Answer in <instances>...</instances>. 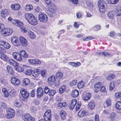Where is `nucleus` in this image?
I'll list each match as a JSON object with an SVG mask.
<instances>
[{
	"instance_id": "obj_1",
	"label": "nucleus",
	"mask_w": 121,
	"mask_h": 121,
	"mask_svg": "<svg viewBox=\"0 0 121 121\" xmlns=\"http://www.w3.org/2000/svg\"><path fill=\"white\" fill-rule=\"evenodd\" d=\"M25 18L30 24L33 25H36L37 24V19L33 15L27 13L25 15Z\"/></svg>"
},
{
	"instance_id": "obj_2",
	"label": "nucleus",
	"mask_w": 121,
	"mask_h": 121,
	"mask_svg": "<svg viewBox=\"0 0 121 121\" xmlns=\"http://www.w3.org/2000/svg\"><path fill=\"white\" fill-rule=\"evenodd\" d=\"M6 111V117L7 118H12L15 115L14 110L10 108H7Z\"/></svg>"
},
{
	"instance_id": "obj_3",
	"label": "nucleus",
	"mask_w": 121,
	"mask_h": 121,
	"mask_svg": "<svg viewBox=\"0 0 121 121\" xmlns=\"http://www.w3.org/2000/svg\"><path fill=\"white\" fill-rule=\"evenodd\" d=\"M52 115L51 110H48L45 112L43 117L45 121H51Z\"/></svg>"
},
{
	"instance_id": "obj_4",
	"label": "nucleus",
	"mask_w": 121,
	"mask_h": 121,
	"mask_svg": "<svg viewBox=\"0 0 121 121\" xmlns=\"http://www.w3.org/2000/svg\"><path fill=\"white\" fill-rule=\"evenodd\" d=\"M38 19L40 22L44 23L47 22L48 19L47 15L43 13H41L39 15Z\"/></svg>"
},
{
	"instance_id": "obj_5",
	"label": "nucleus",
	"mask_w": 121,
	"mask_h": 121,
	"mask_svg": "<svg viewBox=\"0 0 121 121\" xmlns=\"http://www.w3.org/2000/svg\"><path fill=\"white\" fill-rule=\"evenodd\" d=\"M23 120L24 121H35V119L32 117L29 114H26L22 117Z\"/></svg>"
},
{
	"instance_id": "obj_6",
	"label": "nucleus",
	"mask_w": 121,
	"mask_h": 121,
	"mask_svg": "<svg viewBox=\"0 0 121 121\" xmlns=\"http://www.w3.org/2000/svg\"><path fill=\"white\" fill-rule=\"evenodd\" d=\"M11 82L12 84L15 86H18L20 83L19 79L15 77H12L11 78Z\"/></svg>"
},
{
	"instance_id": "obj_7",
	"label": "nucleus",
	"mask_w": 121,
	"mask_h": 121,
	"mask_svg": "<svg viewBox=\"0 0 121 121\" xmlns=\"http://www.w3.org/2000/svg\"><path fill=\"white\" fill-rule=\"evenodd\" d=\"M56 10V8H48L46 12L49 17H52L53 16Z\"/></svg>"
},
{
	"instance_id": "obj_8",
	"label": "nucleus",
	"mask_w": 121,
	"mask_h": 121,
	"mask_svg": "<svg viewBox=\"0 0 121 121\" xmlns=\"http://www.w3.org/2000/svg\"><path fill=\"white\" fill-rule=\"evenodd\" d=\"M97 4L98 8H105L107 7V3L103 0H99Z\"/></svg>"
},
{
	"instance_id": "obj_9",
	"label": "nucleus",
	"mask_w": 121,
	"mask_h": 121,
	"mask_svg": "<svg viewBox=\"0 0 121 121\" xmlns=\"http://www.w3.org/2000/svg\"><path fill=\"white\" fill-rule=\"evenodd\" d=\"M63 74L61 72H59L56 73V79L58 80L57 82H56V85H58L59 84L60 79H62L63 77Z\"/></svg>"
},
{
	"instance_id": "obj_10",
	"label": "nucleus",
	"mask_w": 121,
	"mask_h": 121,
	"mask_svg": "<svg viewBox=\"0 0 121 121\" xmlns=\"http://www.w3.org/2000/svg\"><path fill=\"white\" fill-rule=\"evenodd\" d=\"M20 92L22 97L24 98H27L29 95V94L28 91L24 89H22Z\"/></svg>"
},
{
	"instance_id": "obj_11",
	"label": "nucleus",
	"mask_w": 121,
	"mask_h": 121,
	"mask_svg": "<svg viewBox=\"0 0 121 121\" xmlns=\"http://www.w3.org/2000/svg\"><path fill=\"white\" fill-rule=\"evenodd\" d=\"M13 57L18 61H21L22 60V58L20 54L16 52H14L13 53Z\"/></svg>"
},
{
	"instance_id": "obj_12",
	"label": "nucleus",
	"mask_w": 121,
	"mask_h": 121,
	"mask_svg": "<svg viewBox=\"0 0 121 121\" xmlns=\"http://www.w3.org/2000/svg\"><path fill=\"white\" fill-rule=\"evenodd\" d=\"M0 45L4 47L6 49H9L10 47L9 44L4 40L0 41Z\"/></svg>"
},
{
	"instance_id": "obj_13",
	"label": "nucleus",
	"mask_w": 121,
	"mask_h": 121,
	"mask_svg": "<svg viewBox=\"0 0 121 121\" xmlns=\"http://www.w3.org/2000/svg\"><path fill=\"white\" fill-rule=\"evenodd\" d=\"M37 97L38 98H40L43 96L44 93L43 88L41 87H39L37 90Z\"/></svg>"
},
{
	"instance_id": "obj_14",
	"label": "nucleus",
	"mask_w": 121,
	"mask_h": 121,
	"mask_svg": "<svg viewBox=\"0 0 121 121\" xmlns=\"http://www.w3.org/2000/svg\"><path fill=\"white\" fill-rule=\"evenodd\" d=\"M19 40L22 46L25 47L27 45V40L24 37L21 36H20L19 38Z\"/></svg>"
},
{
	"instance_id": "obj_15",
	"label": "nucleus",
	"mask_w": 121,
	"mask_h": 121,
	"mask_svg": "<svg viewBox=\"0 0 121 121\" xmlns=\"http://www.w3.org/2000/svg\"><path fill=\"white\" fill-rule=\"evenodd\" d=\"M9 14V12L7 10L5 9H3L1 11V16L3 18H5Z\"/></svg>"
},
{
	"instance_id": "obj_16",
	"label": "nucleus",
	"mask_w": 121,
	"mask_h": 121,
	"mask_svg": "<svg viewBox=\"0 0 121 121\" xmlns=\"http://www.w3.org/2000/svg\"><path fill=\"white\" fill-rule=\"evenodd\" d=\"M9 62L10 65L13 66L14 69L19 65V64L18 63L13 59L9 60Z\"/></svg>"
},
{
	"instance_id": "obj_17",
	"label": "nucleus",
	"mask_w": 121,
	"mask_h": 121,
	"mask_svg": "<svg viewBox=\"0 0 121 121\" xmlns=\"http://www.w3.org/2000/svg\"><path fill=\"white\" fill-rule=\"evenodd\" d=\"M116 13L115 12L113 11H110L108 14V17L111 19H114L115 18V17L116 16Z\"/></svg>"
},
{
	"instance_id": "obj_18",
	"label": "nucleus",
	"mask_w": 121,
	"mask_h": 121,
	"mask_svg": "<svg viewBox=\"0 0 121 121\" xmlns=\"http://www.w3.org/2000/svg\"><path fill=\"white\" fill-rule=\"evenodd\" d=\"M28 61L30 63L32 64H40L41 63V61L37 59H30Z\"/></svg>"
},
{
	"instance_id": "obj_19",
	"label": "nucleus",
	"mask_w": 121,
	"mask_h": 121,
	"mask_svg": "<svg viewBox=\"0 0 121 121\" xmlns=\"http://www.w3.org/2000/svg\"><path fill=\"white\" fill-rule=\"evenodd\" d=\"M95 104L93 100H91L88 103V108L91 110H92L95 108Z\"/></svg>"
},
{
	"instance_id": "obj_20",
	"label": "nucleus",
	"mask_w": 121,
	"mask_h": 121,
	"mask_svg": "<svg viewBox=\"0 0 121 121\" xmlns=\"http://www.w3.org/2000/svg\"><path fill=\"white\" fill-rule=\"evenodd\" d=\"M77 102V100L75 99L72 100L70 105L69 106V107L70 109L72 110L74 108Z\"/></svg>"
},
{
	"instance_id": "obj_21",
	"label": "nucleus",
	"mask_w": 121,
	"mask_h": 121,
	"mask_svg": "<svg viewBox=\"0 0 121 121\" xmlns=\"http://www.w3.org/2000/svg\"><path fill=\"white\" fill-rule=\"evenodd\" d=\"M18 39L15 37H13L11 39V42L12 44L15 46H18Z\"/></svg>"
},
{
	"instance_id": "obj_22",
	"label": "nucleus",
	"mask_w": 121,
	"mask_h": 121,
	"mask_svg": "<svg viewBox=\"0 0 121 121\" xmlns=\"http://www.w3.org/2000/svg\"><path fill=\"white\" fill-rule=\"evenodd\" d=\"M30 79L27 78H24L22 82V85L23 86H26L28 85L30 83Z\"/></svg>"
},
{
	"instance_id": "obj_23",
	"label": "nucleus",
	"mask_w": 121,
	"mask_h": 121,
	"mask_svg": "<svg viewBox=\"0 0 121 121\" xmlns=\"http://www.w3.org/2000/svg\"><path fill=\"white\" fill-rule=\"evenodd\" d=\"M0 58L5 61H7L9 57L6 55L0 52Z\"/></svg>"
},
{
	"instance_id": "obj_24",
	"label": "nucleus",
	"mask_w": 121,
	"mask_h": 121,
	"mask_svg": "<svg viewBox=\"0 0 121 121\" xmlns=\"http://www.w3.org/2000/svg\"><path fill=\"white\" fill-rule=\"evenodd\" d=\"M2 95L5 97H8L9 95L8 91L5 88H3L2 89Z\"/></svg>"
},
{
	"instance_id": "obj_25",
	"label": "nucleus",
	"mask_w": 121,
	"mask_h": 121,
	"mask_svg": "<svg viewBox=\"0 0 121 121\" xmlns=\"http://www.w3.org/2000/svg\"><path fill=\"white\" fill-rule=\"evenodd\" d=\"M79 95V91L76 90L73 91L71 94V95L73 97H76L78 96Z\"/></svg>"
},
{
	"instance_id": "obj_26",
	"label": "nucleus",
	"mask_w": 121,
	"mask_h": 121,
	"mask_svg": "<svg viewBox=\"0 0 121 121\" xmlns=\"http://www.w3.org/2000/svg\"><path fill=\"white\" fill-rule=\"evenodd\" d=\"M39 73L40 69H37L34 70L33 72L32 73V75L33 76L36 77L38 76Z\"/></svg>"
},
{
	"instance_id": "obj_27",
	"label": "nucleus",
	"mask_w": 121,
	"mask_h": 121,
	"mask_svg": "<svg viewBox=\"0 0 121 121\" xmlns=\"http://www.w3.org/2000/svg\"><path fill=\"white\" fill-rule=\"evenodd\" d=\"M7 69L9 73L11 74L13 76L14 74V72L12 68L10 66H7Z\"/></svg>"
},
{
	"instance_id": "obj_28",
	"label": "nucleus",
	"mask_w": 121,
	"mask_h": 121,
	"mask_svg": "<svg viewBox=\"0 0 121 121\" xmlns=\"http://www.w3.org/2000/svg\"><path fill=\"white\" fill-rule=\"evenodd\" d=\"M13 21L15 22V23H13L14 24H17V26L20 27L23 26V23L20 20H14Z\"/></svg>"
},
{
	"instance_id": "obj_29",
	"label": "nucleus",
	"mask_w": 121,
	"mask_h": 121,
	"mask_svg": "<svg viewBox=\"0 0 121 121\" xmlns=\"http://www.w3.org/2000/svg\"><path fill=\"white\" fill-rule=\"evenodd\" d=\"M60 115L62 120H64L66 118V112L63 110H62L60 112Z\"/></svg>"
},
{
	"instance_id": "obj_30",
	"label": "nucleus",
	"mask_w": 121,
	"mask_h": 121,
	"mask_svg": "<svg viewBox=\"0 0 121 121\" xmlns=\"http://www.w3.org/2000/svg\"><path fill=\"white\" fill-rule=\"evenodd\" d=\"M20 54L21 56L27 58L28 57V54L24 51H22L20 52Z\"/></svg>"
},
{
	"instance_id": "obj_31",
	"label": "nucleus",
	"mask_w": 121,
	"mask_h": 121,
	"mask_svg": "<svg viewBox=\"0 0 121 121\" xmlns=\"http://www.w3.org/2000/svg\"><path fill=\"white\" fill-rule=\"evenodd\" d=\"M86 112L85 111L81 110L78 112V114L80 117H82L85 116Z\"/></svg>"
},
{
	"instance_id": "obj_32",
	"label": "nucleus",
	"mask_w": 121,
	"mask_h": 121,
	"mask_svg": "<svg viewBox=\"0 0 121 121\" xmlns=\"http://www.w3.org/2000/svg\"><path fill=\"white\" fill-rule=\"evenodd\" d=\"M114 11L117 17L121 15V8H117V10Z\"/></svg>"
},
{
	"instance_id": "obj_33",
	"label": "nucleus",
	"mask_w": 121,
	"mask_h": 121,
	"mask_svg": "<svg viewBox=\"0 0 121 121\" xmlns=\"http://www.w3.org/2000/svg\"><path fill=\"white\" fill-rule=\"evenodd\" d=\"M115 75L113 74H111L108 75L107 77V79L108 80H110L114 79L115 78Z\"/></svg>"
},
{
	"instance_id": "obj_34",
	"label": "nucleus",
	"mask_w": 121,
	"mask_h": 121,
	"mask_svg": "<svg viewBox=\"0 0 121 121\" xmlns=\"http://www.w3.org/2000/svg\"><path fill=\"white\" fill-rule=\"evenodd\" d=\"M91 97V94L90 93H88L84 96L83 98V100L85 101L88 100L90 99Z\"/></svg>"
},
{
	"instance_id": "obj_35",
	"label": "nucleus",
	"mask_w": 121,
	"mask_h": 121,
	"mask_svg": "<svg viewBox=\"0 0 121 121\" xmlns=\"http://www.w3.org/2000/svg\"><path fill=\"white\" fill-rule=\"evenodd\" d=\"M85 83L82 81H80L78 83V87L79 88H81L84 86Z\"/></svg>"
},
{
	"instance_id": "obj_36",
	"label": "nucleus",
	"mask_w": 121,
	"mask_h": 121,
	"mask_svg": "<svg viewBox=\"0 0 121 121\" xmlns=\"http://www.w3.org/2000/svg\"><path fill=\"white\" fill-rule=\"evenodd\" d=\"M116 117V114L114 112L112 113L110 116V118L112 121L114 120Z\"/></svg>"
},
{
	"instance_id": "obj_37",
	"label": "nucleus",
	"mask_w": 121,
	"mask_h": 121,
	"mask_svg": "<svg viewBox=\"0 0 121 121\" xmlns=\"http://www.w3.org/2000/svg\"><path fill=\"white\" fill-rule=\"evenodd\" d=\"M119 0H107L108 3L109 4H117Z\"/></svg>"
},
{
	"instance_id": "obj_38",
	"label": "nucleus",
	"mask_w": 121,
	"mask_h": 121,
	"mask_svg": "<svg viewBox=\"0 0 121 121\" xmlns=\"http://www.w3.org/2000/svg\"><path fill=\"white\" fill-rule=\"evenodd\" d=\"M111 104V101L110 99H107L106 101L105 104L107 107H108L110 106Z\"/></svg>"
},
{
	"instance_id": "obj_39",
	"label": "nucleus",
	"mask_w": 121,
	"mask_h": 121,
	"mask_svg": "<svg viewBox=\"0 0 121 121\" xmlns=\"http://www.w3.org/2000/svg\"><path fill=\"white\" fill-rule=\"evenodd\" d=\"M28 35L30 38L32 39L35 38V35L34 33L30 31L29 32Z\"/></svg>"
},
{
	"instance_id": "obj_40",
	"label": "nucleus",
	"mask_w": 121,
	"mask_h": 121,
	"mask_svg": "<svg viewBox=\"0 0 121 121\" xmlns=\"http://www.w3.org/2000/svg\"><path fill=\"white\" fill-rule=\"evenodd\" d=\"M15 69L17 71L20 72H23L24 69L23 67L19 66V65L17 67H16L15 68Z\"/></svg>"
},
{
	"instance_id": "obj_41",
	"label": "nucleus",
	"mask_w": 121,
	"mask_h": 121,
	"mask_svg": "<svg viewBox=\"0 0 121 121\" xmlns=\"http://www.w3.org/2000/svg\"><path fill=\"white\" fill-rule=\"evenodd\" d=\"M49 82H54L56 81V79L55 76L53 75L49 78L48 79Z\"/></svg>"
},
{
	"instance_id": "obj_42",
	"label": "nucleus",
	"mask_w": 121,
	"mask_h": 121,
	"mask_svg": "<svg viewBox=\"0 0 121 121\" xmlns=\"http://www.w3.org/2000/svg\"><path fill=\"white\" fill-rule=\"evenodd\" d=\"M66 89V86H65L63 85L61 86L59 89V92L61 94L63 93L65 91Z\"/></svg>"
},
{
	"instance_id": "obj_43",
	"label": "nucleus",
	"mask_w": 121,
	"mask_h": 121,
	"mask_svg": "<svg viewBox=\"0 0 121 121\" xmlns=\"http://www.w3.org/2000/svg\"><path fill=\"white\" fill-rule=\"evenodd\" d=\"M3 31L1 32L4 34H6V35H8V30H9V28H5V26H4V28L2 30Z\"/></svg>"
},
{
	"instance_id": "obj_44",
	"label": "nucleus",
	"mask_w": 121,
	"mask_h": 121,
	"mask_svg": "<svg viewBox=\"0 0 121 121\" xmlns=\"http://www.w3.org/2000/svg\"><path fill=\"white\" fill-rule=\"evenodd\" d=\"M14 106L17 107H21L22 105V103L20 102L15 101L14 103Z\"/></svg>"
},
{
	"instance_id": "obj_45",
	"label": "nucleus",
	"mask_w": 121,
	"mask_h": 121,
	"mask_svg": "<svg viewBox=\"0 0 121 121\" xmlns=\"http://www.w3.org/2000/svg\"><path fill=\"white\" fill-rule=\"evenodd\" d=\"M116 107L117 109L121 110V101L117 102Z\"/></svg>"
},
{
	"instance_id": "obj_46",
	"label": "nucleus",
	"mask_w": 121,
	"mask_h": 121,
	"mask_svg": "<svg viewBox=\"0 0 121 121\" xmlns=\"http://www.w3.org/2000/svg\"><path fill=\"white\" fill-rule=\"evenodd\" d=\"M32 70L31 69L26 70L25 71L24 73L26 75H30L32 72Z\"/></svg>"
},
{
	"instance_id": "obj_47",
	"label": "nucleus",
	"mask_w": 121,
	"mask_h": 121,
	"mask_svg": "<svg viewBox=\"0 0 121 121\" xmlns=\"http://www.w3.org/2000/svg\"><path fill=\"white\" fill-rule=\"evenodd\" d=\"M115 87V83L114 82H111L110 84L109 89L110 90L112 91Z\"/></svg>"
},
{
	"instance_id": "obj_48",
	"label": "nucleus",
	"mask_w": 121,
	"mask_h": 121,
	"mask_svg": "<svg viewBox=\"0 0 121 121\" xmlns=\"http://www.w3.org/2000/svg\"><path fill=\"white\" fill-rule=\"evenodd\" d=\"M56 91L52 89L51 90L49 93V95L50 96H52L55 94Z\"/></svg>"
},
{
	"instance_id": "obj_49",
	"label": "nucleus",
	"mask_w": 121,
	"mask_h": 121,
	"mask_svg": "<svg viewBox=\"0 0 121 121\" xmlns=\"http://www.w3.org/2000/svg\"><path fill=\"white\" fill-rule=\"evenodd\" d=\"M100 54H102L104 55V56H112L111 55V54L104 52H101L100 53Z\"/></svg>"
},
{
	"instance_id": "obj_50",
	"label": "nucleus",
	"mask_w": 121,
	"mask_h": 121,
	"mask_svg": "<svg viewBox=\"0 0 121 121\" xmlns=\"http://www.w3.org/2000/svg\"><path fill=\"white\" fill-rule=\"evenodd\" d=\"M11 8H20V6L19 4L17 3L12 4Z\"/></svg>"
},
{
	"instance_id": "obj_51",
	"label": "nucleus",
	"mask_w": 121,
	"mask_h": 121,
	"mask_svg": "<svg viewBox=\"0 0 121 121\" xmlns=\"http://www.w3.org/2000/svg\"><path fill=\"white\" fill-rule=\"evenodd\" d=\"M10 95L12 97H15L16 95V92L14 90H12L9 93Z\"/></svg>"
},
{
	"instance_id": "obj_52",
	"label": "nucleus",
	"mask_w": 121,
	"mask_h": 121,
	"mask_svg": "<svg viewBox=\"0 0 121 121\" xmlns=\"http://www.w3.org/2000/svg\"><path fill=\"white\" fill-rule=\"evenodd\" d=\"M101 85V83L100 82H98L95 84L94 87L96 88H99L100 87Z\"/></svg>"
},
{
	"instance_id": "obj_53",
	"label": "nucleus",
	"mask_w": 121,
	"mask_h": 121,
	"mask_svg": "<svg viewBox=\"0 0 121 121\" xmlns=\"http://www.w3.org/2000/svg\"><path fill=\"white\" fill-rule=\"evenodd\" d=\"M66 105V103L60 102L58 104V106L60 108H62L63 107H65Z\"/></svg>"
},
{
	"instance_id": "obj_54",
	"label": "nucleus",
	"mask_w": 121,
	"mask_h": 121,
	"mask_svg": "<svg viewBox=\"0 0 121 121\" xmlns=\"http://www.w3.org/2000/svg\"><path fill=\"white\" fill-rule=\"evenodd\" d=\"M68 0L69 1L72 2L73 4L75 5H76L78 4V0Z\"/></svg>"
},
{
	"instance_id": "obj_55",
	"label": "nucleus",
	"mask_w": 121,
	"mask_h": 121,
	"mask_svg": "<svg viewBox=\"0 0 121 121\" xmlns=\"http://www.w3.org/2000/svg\"><path fill=\"white\" fill-rule=\"evenodd\" d=\"M35 95V90L34 89L32 90L31 92L30 95L32 97H34Z\"/></svg>"
},
{
	"instance_id": "obj_56",
	"label": "nucleus",
	"mask_w": 121,
	"mask_h": 121,
	"mask_svg": "<svg viewBox=\"0 0 121 121\" xmlns=\"http://www.w3.org/2000/svg\"><path fill=\"white\" fill-rule=\"evenodd\" d=\"M101 28V27L98 25H96L93 27V29L95 30H99Z\"/></svg>"
},
{
	"instance_id": "obj_57",
	"label": "nucleus",
	"mask_w": 121,
	"mask_h": 121,
	"mask_svg": "<svg viewBox=\"0 0 121 121\" xmlns=\"http://www.w3.org/2000/svg\"><path fill=\"white\" fill-rule=\"evenodd\" d=\"M44 91L45 94L48 93L50 89L48 87L45 86L44 88Z\"/></svg>"
},
{
	"instance_id": "obj_58",
	"label": "nucleus",
	"mask_w": 121,
	"mask_h": 121,
	"mask_svg": "<svg viewBox=\"0 0 121 121\" xmlns=\"http://www.w3.org/2000/svg\"><path fill=\"white\" fill-rule=\"evenodd\" d=\"M46 71H47L45 69H43L41 70L40 72V74L42 77H43L45 75Z\"/></svg>"
},
{
	"instance_id": "obj_59",
	"label": "nucleus",
	"mask_w": 121,
	"mask_h": 121,
	"mask_svg": "<svg viewBox=\"0 0 121 121\" xmlns=\"http://www.w3.org/2000/svg\"><path fill=\"white\" fill-rule=\"evenodd\" d=\"M30 110L32 112H35L36 111L37 109L34 106H32L30 107Z\"/></svg>"
},
{
	"instance_id": "obj_60",
	"label": "nucleus",
	"mask_w": 121,
	"mask_h": 121,
	"mask_svg": "<svg viewBox=\"0 0 121 121\" xmlns=\"http://www.w3.org/2000/svg\"><path fill=\"white\" fill-rule=\"evenodd\" d=\"M20 29L21 31L23 32L26 33L27 32V30L26 28L23 26L20 27Z\"/></svg>"
},
{
	"instance_id": "obj_61",
	"label": "nucleus",
	"mask_w": 121,
	"mask_h": 121,
	"mask_svg": "<svg viewBox=\"0 0 121 121\" xmlns=\"http://www.w3.org/2000/svg\"><path fill=\"white\" fill-rule=\"evenodd\" d=\"M42 11L40 8H35V13L42 12Z\"/></svg>"
},
{
	"instance_id": "obj_62",
	"label": "nucleus",
	"mask_w": 121,
	"mask_h": 121,
	"mask_svg": "<svg viewBox=\"0 0 121 121\" xmlns=\"http://www.w3.org/2000/svg\"><path fill=\"white\" fill-rule=\"evenodd\" d=\"M115 96L117 98H118L121 97V92H118L116 93Z\"/></svg>"
},
{
	"instance_id": "obj_63",
	"label": "nucleus",
	"mask_w": 121,
	"mask_h": 121,
	"mask_svg": "<svg viewBox=\"0 0 121 121\" xmlns=\"http://www.w3.org/2000/svg\"><path fill=\"white\" fill-rule=\"evenodd\" d=\"M46 3L48 5L52 4V0H44Z\"/></svg>"
},
{
	"instance_id": "obj_64",
	"label": "nucleus",
	"mask_w": 121,
	"mask_h": 121,
	"mask_svg": "<svg viewBox=\"0 0 121 121\" xmlns=\"http://www.w3.org/2000/svg\"><path fill=\"white\" fill-rule=\"evenodd\" d=\"M0 104L1 107L3 108H6L7 106L6 104L3 102H1L0 103Z\"/></svg>"
}]
</instances>
